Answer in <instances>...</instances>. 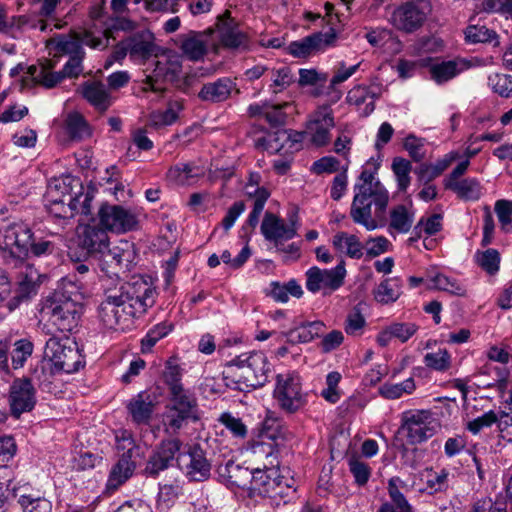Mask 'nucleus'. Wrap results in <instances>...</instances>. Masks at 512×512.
<instances>
[{
	"mask_svg": "<svg viewBox=\"0 0 512 512\" xmlns=\"http://www.w3.org/2000/svg\"><path fill=\"white\" fill-rule=\"evenodd\" d=\"M156 298V288L142 278L124 283L106 293L98 307L99 319L108 329L125 330L155 304Z\"/></svg>",
	"mask_w": 512,
	"mask_h": 512,
	"instance_id": "obj_1",
	"label": "nucleus"
},
{
	"mask_svg": "<svg viewBox=\"0 0 512 512\" xmlns=\"http://www.w3.org/2000/svg\"><path fill=\"white\" fill-rule=\"evenodd\" d=\"M380 162L371 158L367 161L354 185L355 195L351 203L350 216L354 223L368 231L382 227L389 203V192L375 177Z\"/></svg>",
	"mask_w": 512,
	"mask_h": 512,
	"instance_id": "obj_2",
	"label": "nucleus"
},
{
	"mask_svg": "<svg viewBox=\"0 0 512 512\" xmlns=\"http://www.w3.org/2000/svg\"><path fill=\"white\" fill-rule=\"evenodd\" d=\"M80 286L68 277L45 298L40 309L41 320L61 332H70L78 325L82 306L78 302Z\"/></svg>",
	"mask_w": 512,
	"mask_h": 512,
	"instance_id": "obj_3",
	"label": "nucleus"
},
{
	"mask_svg": "<svg viewBox=\"0 0 512 512\" xmlns=\"http://www.w3.org/2000/svg\"><path fill=\"white\" fill-rule=\"evenodd\" d=\"M271 371L272 365L263 352L250 351L227 362L223 378L228 388L249 392L263 387L268 381Z\"/></svg>",
	"mask_w": 512,
	"mask_h": 512,
	"instance_id": "obj_4",
	"label": "nucleus"
},
{
	"mask_svg": "<svg viewBox=\"0 0 512 512\" xmlns=\"http://www.w3.org/2000/svg\"><path fill=\"white\" fill-rule=\"evenodd\" d=\"M115 440L119 460L113 466L107 483L108 488L113 489H117L132 476L137 459L142 457L141 447L136 444L131 432L119 430L115 434Z\"/></svg>",
	"mask_w": 512,
	"mask_h": 512,
	"instance_id": "obj_5",
	"label": "nucleus"
},
{
	"mask_svg": "<svg viewBox=\"0 0 512 512\" xmlns=\"http://www.w3.org/2000/svg\"><path fill=\"white\" fill-rule=\"evenodd\" d=\"M273 397L279 408L288 414L297 413L307 404V393L302 389L301 378L293 372L276 376Z\"/></svg>",
	"mask_w": 512,
	"mask_h": 512,
	"instance_id": "obj_6",
	"label": "nucleus"
},
{
	"mask_svg": "<svg viewBox=\"0 0 512 512\" xmlns=\"http://www.w3.org/2000/svg\"><path fill=\"white\" fill-rule=\"evenodd\" d=\"M44 355L49 359L55 372L74 373L84 365L83 356L75 341L51 337L45 345Z\"/></svg>",
	"mask_w": 512,
	"mask_h": 512,
	"instance_id": "obj_7",
	"label": "nucleus"
},
{
	"mask_svg": "<svg viewBox=\"0 0 512 512\" xmlns=\"http://www.w3.org/2000/svg\"><path fill=\"white\" fill-rule=\"evenodd\" d=\"M155 57L153 69L146 75L143 90L163 94L168 83L179 80L182 64L179 57L174 54H156Z\"/></svg>",
	"mask_w": 512,
	"mask_h": 512,
	"instance_id": "obj_8",
	"label": "nucleus"
},
{
	"mask_svg": "<svg viewBox=\"0 0 512 512\" xmlns=\"http://www.w3.org/2000/svg\"><path fill=\"white\" fill-rule=\"evenodd\" d=\"M32 232L24 223H11L0 227V250L5 258L23 262L29 253Z\"/></svg>",
	"mask_w": 512,
	"mask_h": 512,
	"instance_id": "obj_9",
	"label": "nucleus"
},
{
	"mask_svg": "<svg viewBox=\"0 0 512 512\" xmlns=\"http://www.w3.org/2000/svg\"><path fill=\"white\" fill-rule=\"evenodd\" d=\"M432 12L430 0H408L398 6L392 14V24L406 33L419 30Z\"/></svg>",
	"mask_w": 512,
	"mask_h": 512,
	"instance_id": "obj_10",
	"label": "nucleus"
},
{
	"mask_svg": "<svg viewBox=\"0 0 512 512\" xmlns=\"http://www.w3.org/2000/svg\"><path fill=\"white\" fill-rule=\"evenodd\" d=\"M110 246L106 229L100 224L79 225L76 230V248L84 258H102Z\"/></svg>",
	"mask_w": 512,
	"mask_h": 512,
	"instance_id": "obj_11",
	"label": "nucleus"
},
{
	"mask_svg": "<svg viewBox=\"0 0 512 512\" xmlns=\"http://www.w3.org/2000/svg\"><path fill=\"white\" fill-rule=\"evenodd\" d=\"M335 126L333 110L329 105L320 106L306 124L303 136L314 146L322 147L330 143V130Z\"/></svg>",
	"mask_w": 512,
	"mask_h": 512,
	"instance_id": "obj_12",
	"label": "nucleus"
},
{
	"mask_svg": "<svg viewBox=\"0 0 512 512\" xmlns=\"http://www.w3.org/2000/svg\"><path fill=\"white\" fill-rule=\"evenodd\" d=\"M99 224L108 231L115 233H126L136 229L138 220L136 215L129 209L120 205L104 203L98 210Z\"/></svg>",
	"mask_w": 512,
	"mask_h": 512,
	"instance_id": "obj_13",
	"label": "nucleus"
},
{
	"mask_svg": "<svg viewBox=\"0 0 512 512\" xmlns=\"http://www.w3.org/2000/svg\"><path fill=\"white\" fill-rule=\"evenodd\" d=\"M437 422L428 410H419L407 414L402 424V430L406 432L407 441L410 444H419L436 433Z\"/></svg>",
	"mask_w": 512,
	"mask_h": 512,
	"instance_id": "obj_14",
	"label": "nucleus"
},
{
	"mask_svg": "<svg viewBox=\"0 0 512 512\" xmlns=\"http://www.w3.org/2000/svg\"><path fill=\"white\" fill-rule=\"evenodd\" d=\"M345 276L344 261L332 269H320L313 266L306 271V288L312 293H317L321 289L332 292L343 285Z\"/></svg>",
	"mask_w": 512,
	"mask_h": 512,
	"instance_id": "obj_15",
	"label": "nucleus"
},
{
	"mask_svg": "<svg viewBox=\"0 0 512 512\" xmlns=\"http://www.w3.org/2000/svg\"><path fill=\"white\" fill-rule=\"evenodd\" d=\"M177 464L191 481H205L210 477L211 463L199 444L193 445L187 452L179 453Z\"/></svg>",
	"mask_w": 512,
	"mask_h": 512,
	"instance_id": "obj_16",
	"label": "nucleus"
},
{
	"mask_svg": "<svg viewBox=\"0 0 512 512\" xmlns=\"http://www.w3.org/2000/svg\"><path fill=\"white\" fill-rule=\"evenodd\" d=\"M182 442L177 438L162 440L150 455L144 473L148 477H157L160 472L177 462Z\"/></svg>",
	"mask_w": 512,
	"mask_h": 512,
	"instance_id": "obj_17",
	"label": "nucleus"
},
{
	"mask_svg": "<svg viewBox=\"0 0 512 512\" xmlns=\"http://www.w3.org/2000/svg\"><path fill=\"white\" fill-rule=\"evenodd\" d=\"M55 40L57 52L69 55V57L76 54H85L83 45L99 50H104L108 47L107 40L101 39V37H97L89 31H82L68 36L59 35Z\"/></svg>",
	"mask_w": 512,
	"mask_h": 512,
	"instance_id": "obj_18",
	"label": "nucleus"
},
{
	"mask_svg": "<svg viewBox=\"0 0 512 512\" xmlns=\"http://www.w3.org/2000/svg\"><path fill=\"white\" fill-rule=\"evenodd\" d=\"M336 38L337 35L334 29H330L326 33L317 32L291 42L288 46V51L294 57L307 58L334 45Z\"/></svg>",
	"mask_w": 512,
	"mask_h": 512,
	"instance_id": "obj_19",
	"label": "nucleus"
},
{
	"mask_svg": "<svg viewBox=\"0 0 512 512\" xmlns=\"http://www.w3.org/2000/svg\"><path fill=\"white\" fill-rule=\"evenodd\" d=\"M35 388L27 378L16 379L10 387L9 403L11 413L19 418L31 411L36 404Z\"/></svg>",
	"mask_w": 512,
	"mask_h": 512,
	"instance_id": "obj_20",
	"label": "nucleus"
},
{
	"mask_svg": "<svg viewBox=\"0 0 512 512\" xmlns=\"http://www.w3.org/2000/svg\"><path fill=\"white\" fill-rule=\"evenodd\" d=\"M212 29L202 32L189 31L179 36V48L182 54L190 61H200L208 53L211 44Z\"/></svg>",
	"mask_w": 512,
	"mask_h": 512,
	"instance_id": "obj_21",
	"label": "nucleus"
},
{
	"mask_svg": "<svg viewBox=\"0 0 512 512\" xmlns=\"http://www.w3.org/2000/svg\"><path fill=\"white\" fill-rule=\"evenodd\" d=\"M234 93H240L235 80L230 77H220L204 83L197 96L203 102L219 104L226 102Z\"/></svg>",
	"mask_w": 512,
	"mask_h": 512,
	"instance_id": "obj_22",
	"label": "nucleus"
},
{
	"mask_svg": "<svg viewBox=\"0 0 512 512\" xmlns=\"http://www.w3.org/2000/svg\"><path fill=\"white\" fill-rule=\"evenodd\" d=\"M250 476L251 490L258 495L270 499L288 496V493L284 491L282 480L276 477V471L256 469Z\"/></svg>",
	"mask_w": 512,
	"mask_h": 512,
	"instance_id": "obj_23",
	"label": "nucleus"
},
{
	"mask_svg": "<svg viewBox=\"0 0 512 512\" xmlns=\"http://www.w3.org/2000/svg\"><path fill=\"white\" fill-rule=\"evenodd\" d=\"M217 29L220 41L224 47L235 50L248 49L250 44L249 38L234 23L229 11L218 16Z\"/></svg>",
	"mask_w": 512,
	"mask_h": 512,
	"instance_id": "obj_24",
	"label": "nucleus"
},
{
	"mask_svg": "<svg viewBox=\"0 0 512 512\" xmlns=\"http://www.w3.org/2000/svg\"><path fill=\"white\" fill-rule=\"evenodd\" d=\"M261 233L266 240L273 241L275 247H279L281 242L295 237V222L291 221V224L287 225L275 214L266 212L261 224Z\"/></svg>",
	"mask_w": 512,
	"mask_h": 512,
	"instance_id": "obj_25",
	"label": "nucleus"
},
{
	"mask_svg": "<svg viewBox=\"0 0 512 512\" xmlns=\"http://www.w3.org/2000/svg\"><path fill=\"white\" fill-rule=\"evenodd\" d=\"M133 61H145L156 55L158 46L155 44L154 34L149 29L136 31L125 38Z\"/></svg>",
	"mask_w": 512,
	"mask_h": 512,
	"instance_id": "obj_26",
	"label": "nucleus"
},
{
	"mask_svg": "<svg viewBox=\"0 0 512 512\" xmlns=\"http://www.w3.org/2000/svg\"><path fill=\"white\" fill-rule=\"evenodd\" d=\"M56 192L57 185L55 189L52 187L49 188L47 193V210L51 216L61 220L62 225H65L75 215L78 199L71 194L63 195L62 198H58L55 195Z\"/></svg>",
	"mask_w": 512,
	"mask_h": 512,
	"instance_id": "obj_27",
	"label": "nucleus"
},
{
	"mask_svg": "<svg viewBox=\"0 0 512 512\" xmlns=\"http://www.w3.org/2000/svg\"><path fill=\"white\" fill-rule=\"evenodd\" d=\"M55 64L50 60H45L38 65H31L27 68V73L33 78V80L42 85L45 88H53L60 83L64 77L62 73L53 72L52 69Z\"/></svg>",
	"mask_w": 512,
	"mask_h": 512,
	"instance_id": "obj_28",
	"label": "nucleus"
},
{
	"mask_svg": "<svg viewBox=\"0 0 512 512\" xmlns=\"http://www.w3.org/2000/svg\"><path fill=\"white\" fill-rule=\"evenodd\" d=\"M325 325L322 321L301 322L284 333L287 342L291 344L308 343L318 337Z\"/></svg>",
	"mask_w": 512,
	"mask_h": 512,
	"instance_id": "obj_29",
	"label": "nucleus"
},
{
	"mask_svg": "<svg viewBox=\"0 0 512 512\" xmlns=\"http://www.w3.org/2000/svg\"><path fill=\"white\" fill-rule=\"evenodd\" d=\"M468 68L467 63L462 59L442 61L430 66L431 78L437 84H443Z\"/></svg>",
	"mask_w": 512,
	"mask_h": 512,
	"instance_id": "obj_30",
	"label": "nucleus"
},
{
	"mask_svg": "<svg viewBox=\"0 0 512 512\" xmlns=\"http://www.w3.org/2000/svg\"><path fill=\"white\" fill-rule=\"evenodd\" d=\"M84 98L97 110L104 112L112 104V98L105 85L99 81L86 82L83 85Z\"/></svg>",
	"mask_w": 512,
	"mask_h": 512,
	"instance_id": "obj_31",
	"label": "nucleus"
},
{
	"mask_svg": "<svg viewBox=\"0 0 512 512\" xmlns=\"http://www.w3.org/2000/svg\"><path fill=\"white\" fill-rule=\"evenodd\" d=\"M154 404L146 393H139L127 404V409L136 424H147L152 416Z\"/></svg>",
	"mask_w": 512,
	"mask_h": 512,
	"instance_id": "obj_32",
	"label": "nucleus"
},
{
	"mask_svg": "<svg viewBox=\"0 0 512 512\" xmlns=\"http://www.w3.org/2000/svg\"><path fill=\"white\" fill-rule=\"evenodd\" d=\"M171 404L167 408L179 411L182 414L197 416V400L183 386L174 387V391L170 392Z\"/></svg>",
	"mask_w": 512,
	"mask_h": 512,
	"instance_id": "obj_33",
	"label": "nucleus"
},
{
	"mask_svg": "<svg viewBox=\"0 0 512 512\" xmlns=\"http://www.w3.org/2000/svg\"><path fill=\"white\" fill-rule=\"evenodd\" d=\"M445 188L453 191L460 199L465 201H476L482 194V187L479 181L475 178L446 182Z\"/></svg>",
	"mask_w": 512,
	"mask_h": 512,
	"instance_id": "obj_34",
	"label": "nucleus"
},
{
	"mask_svg": "<svg viewBox=\"0 0 512 512\" xmlns=\"http://www.w3.org/2000/svg\"><path fill=\"white\" fill-rule=\"evenodd\" d=\"M398 483L402 481L395 477L391 478L388 483V492L391 501L384 503L379 512H411L412 507L409 505L405 496L401 493Z\"/></svg>",
	"mask_w": 512,
	"mask_h": 512,
	"instance_id": "obj_35",
	"label": "nucleus"
},
{
	"mask_svg": "<svg viewBox=\"0 0 512 512\" xmlns=\"http://www.w3.org/2000/svg\"><path fill=\"white\" fill-rule=\"evenodd\" d=\"M332 244L336 250L345 253L350 258L360 259L363 255L362 244L355 235L339 232L334 235Z\"/></svg>",
	"mask_w": 512,
	"mask_h": 512,
	"instance_id": "obj_36",
	"label": "nucleus"
},
{
	"mask_svg": "<svg viewBox=\"0 0 512 512\" xmlns=\"http://www.w3.org/2000/svg\"><path fill=\"white\" fill-rule=\"evenodd\" d=\"M12 345L9 351V357L11 358L10 372L22 368L33 353V344L27 339L12 341Z\"/></svg>",
	"mask_w": 512,
	"mask_h": 512,
	"instance_id": "obj_37",
	"label": "nucleus"
},
{
	"mask_svg": "<svg viewBox=\"0 0 512 512\" xmlns=\"http://www.w3.org/2000/svg\"><path fill=\"white\" fill-rule=\"evenodd\" d=\"M204 175V169L191 163H180L171 167L168 178L178 184L184 185L190 179L200 178Z\"/></svg>",
	"mask_w": 512,
	"mask_h": 512,
	"instance_id": "obj_38",
	"label": "nucleus"
},
{
	"mask_svg": "<svg viewBox=\"0 0 512 512\" xmlns=\"http://www.w3.org/2000/svg\"><path fill=\"white\" fill-rule=\"evenodd\" d=\"M465 40L468 43H492L498 44V35L493 29L481 24H470L465 30Z\"/></svg>",
	"mask_w": 512,
	"mask_h": 512,
	"instance_id": "obj_39",
	"label": "nucleus"
},
{
	"mask_svg": "<svg viewBox=\"0 0 512 512\" xmlns=\"http://www.w3.org/2000/svg\"><path fill=\"white\" fill-rule=\"evenodd\" d=\"M400 296V287L396 278L383 280L374 290V298L381 304L395 302Z\"/></svg>",
	"mask_w": 512,
	"mask_h": 512,
	"instance_id": "obj_40",
	"label": "nucleus"
},
{
	"mask_svg": "<svg viewBox=\"0 0 512 512\" xmlns=\"http://www.w3.org/2000/svg\"><path fill=\"white\" fill-rule=\"evenodd\" d=\"M137 28L138 22L122 15H116L109 19L104 31V36L101 37V39L107 40L109 43L110 38L115 39L114 32L122 31L130 33L136 31Z\"/></svg>",
	"mask_w": 512,
	"mask_h": 512,
	"instance_id": "obj_41",
	"label": "nucleus"
},
{
	"mask_svg": "<svg viewBox=\"0 0 512 512\" xmlns=\"http://www.w3.org/2000/svg\"><path fill=\"white\" fill-rule=\"evenodd\" d=\"M413 214L404 205H397L390 211L389 228L399 233H407L413 224Z\"/></svg>",
	"mask_w": 512,
	"mask_h": 512,
	"instance_id": "obj_42",
	"label": "nucleus"
},
{
	"mask_svg": "<svg viewBox=\"0 0 512 512\" xmlns=\"http://www.w3.org/2000/svg\"><path fill=\"white\" fill-rule=\"evenodd\" d=\"M129 247L130 244L127 241L123 243V247L110 248L108 246V250L103 256L105 258V262L110 265H114L115 268H118L119 270L122 268L128 269L132 255Z\"/></svg>",
	"mask_w": 512,
	"mask_h": 512,
	"instance_id": "obj_43",
	"label": "nucleus"
},
{
	"mask_svg": "<svg viewBox=\"0 0 512 512\" xmlns=\"http://www.w3.org/2000/svg\"><path fill=\"white\" fill-rule=\"evenodd\" d=\"M416 388L415 381L412 377L401 383L390 384L385 383L379 388V394L385 399L395 400L404 394H411Z\"/></svg>",
	"mask_w": 512,
	"mask_h": 512,
	"instance_id": "obj_44",
	"label": "nucleus"
},
{
	"mask_svg": "<svg viewBox=\"0 0 512 512\" xmlns=\"http://www.w3.org/2000/svg\"><path fill=\"white\" fill-rule=\"evenodd\" d=\"M270 75L272 81L270 88L274 94L282 92L295 81V76L292 73V70L287 66H283L279 69H270Z\"/></svg>",
	"mask_w": 512,
	"mask_h": 512,
	"instance_id": "obj_45",
	"label": "nucleus"
},
{
	"mask_svg": "<svg viewBox=\"0 0 512 512\" xmlns=\"http://www.w3.org/2000/svg\"><path fill=\"white\" fill-rule=\"evenodd\" d=\"M427 280L430 282V288L446 291L459 296H462L465 293V290L455 280L450 279L444 274H428Z\"/></svg>",
	"mask_w": 512,
	"mask_h": 512,
	"instance_id": "obj_46",
	"label": "nucleus"
},
{
	"mask_svg": "<svg viewBox=\"0 0 512 512\" xmlns=\"http://www.w3.org/2000/svg\"><path fill=\"white\" fill-rule=\"evenodd\" d=\"M66 129L72 139L81 140L90 135L89 125L84 117L77 113H70L66 119Z\"/></svg>",
	"mask_w": 512,
	"mask_h": 512,
	"instance_id": "obj_47",
	"label": "nucleus"
},
{
	"mask_svg": "<svg viewBox=\"0 0 512 512\" xmlns=\"http://www.w3.org/2000/svg\"><path fill=\"white\" fill-rule=\"evenodd\" d=\"M391 168L396 176L398 189L400 191H406L411 182L409 174L411 172L412 165L410 161L402 157H395Z\"/></svg>",
	"mask_w": 512,
	"mask_h": 512,
	"instance_id": "obj_48",
	"label": "nucleus"
},
{
	"mask_svg": "<svg viewBox=\"0 0 512 512\" xmlns=\"http://www.w3.org/2000/svg\"><path fill=\"white\" fill-rule=\"evenodd\" d=\"M183 106L179 101L169 102L165 111L153 112L150 121L153 126L171 125L178 119V112Z\"/></svg>",
	"mask_w": 512,
	"mask_h": 512,
	"instance_id": "obj_49",
	"label": "nucleus"
},
{
	"mask_svg": "<svg viewBox=\"0 0 512 512\" xmlns=\"http://www.w3.org/2000/svg\"><path fill=\"white\" fill-rule=\"evenodd\" d=\"M188 420L197 421L198 416H191L189 414H182L179 411L167 408L164 415L165 431L168 433L178 432Z\"/></svg>",
	"mask_w": 512,
	"mask_h": 512,
	"instance_id": "obj_50",
	"label": "nucleus"
},
{
	"mask_svg": "<svg viewBox=\"0 0 512 512\" xmlns=\"http://www.w3.org/2000/svg\"><path fill=\"white\" fill-rule=\"evenodd\" d=\"M18 503L23 512H51L52 503L44 497L33 498L30 495L18 493Z\"/></svg>",
	"mask_w": 512,
	"mask_h": 512,
	"instance_id": "obj_51",
	"label": "nucleus"
},
{
	"mask_svg": "<svg viewBox=\"0 0 512 512\" xmlns=\"http://www.w3.org/2000/svg\"><path fill=\"white\" fill-rule=\"evenodd\" d=\"M219 472L222 476H226L228 481L238 487L245 485L244 480L250 477L251 472L240 465L229 460L224 467H220Z\"/></svg>",
	"mask_w": 512,
	"mask_h": 512,
	"instance_id": "obj_52",
	"label": "nucleus"
},
{
	"mask_svg": "<svg viewBox=\"0 0 512 512\" xmlns=\"http://www.w3.org/2000/svg\"><path fill=\"white\" fill-rule=\"evenodd\" d=\"M32 293H36V283L32 275L26 273L24 278L19 283L18 294L8 303V310L13 311L24 299H28Z\"/></svg>",
	"mask_w": 512,
	"mask_h": 512,
	"instance_id": "obj_53",
	"label": "nucleus"
},
{
	"mask_svg": "<svg viewBox=\"0 0 512 512\" xmlns=\"http://www.w3.org/2000/svg\"><path fill=\"white\" fill-rule=\"evenodd\" d=\"M172 328L173 325L167 322L155 325L142 339V350H150L160 339L167 336L171 332Z\"/></svg>",
	"mask_w": 512,
	"mask_h": 512,
	"instance_id": "obj_54",
	"label": "nucleus"
},
{
	"mask_svg": "<svg viewBox=\"0 0 512 512\" xmlns=\"http://www.w3.org/2000/svg\"><path fill=\"white\" fill-rule=\"evenodd\" d=\"M478 265L489 274H494L499 270L500 254L496 249H487L484 252L476 254Z\"/></svg>",
	"mask_w": 512,
	"mask_h": 512,
	"instance_id": "obj_55",
	"label": "nucleus"
},
{
	"mask_svg": "<svg viewBox=\"0 0 512 512\" xmlns=\"http://www.w3.org/2000/svg\"><path fill=\"white\" fill-rule=\"evenodd\" d=\"M489 85L493 91L501 97L508 98L512 95V76L508 74L495 73L490 75Z\"/></svg>",
	"mask_w": 512,
	"mask_h": 512,
	"instance_id": "obj_56",
	"label": "nucleus"
},
{
	"mask_svg": "<svg viewBox=\"0 0 512 512\" xmlns=\"http://www.w3.org/2000/svg\"><path fill=\"white\" fill-rule=\"evenodd\" d=\"M442 216L440 214H433L427 219L421 218L413 229V233L421 237L422 231L427 235L432 236L441 231L442 229Z\"/></svg>",
	"mask_w": 512,
	"mask_h": 512,
	"instance_id": "obj_57",
	"label": "nucleus"
},
{
	"mask_svg": "<svg viewBox=\"0 0 512 512\" xmlns=\"http://www.w3.org/2000/svg\"><path fill=\"white\" fill-rule=\"evenodd\" d=\"M348 464L349 471L353 475L355 483L359 486L367 484L371 476L370 466L366 462L356 458L350 459Z\"/></svg>",
	"mask_w": 512,
	"mask_h": 512,
	"instance_id": "obj_58",
	"label": "nucleus"
},
{
	"mask_svg": "<svg viewBox=\"0 0 512 512\" xmlns=\"http://www.w3.org/2000/svg\"><path fill=\"white\" fill-rule=\"evenodd\" d=\"M447 166L448 164L445 161H439L435 165L421 164L414 170V172L421 182L427 184L438 177L447 168Z\"/></svg>",
	"mask_w": 512,
	"mask_h": 512,
	"instance_id": "obj_59",
	"label": "nucleus"
},
{
	"mask_svg": "<svg viewBox=\"0 0 512 512\" xmlns=\"http://www.w3.org/2000/svg\"><path fill=\"white\" fill-rule=\"evenodd\" d=\"M342 376L337 371H332L328 373L326 376V385L325 388L321 392V396L328 402L334 404L340 399V391L338 390V384L341 380Z\"/></svg>",
	"mask_w": 512,
	"mask_h": 512,
	"instance_id": "obj_60",
	"label": "nucleus"
},
{
	"mask_svg": "<svg viewBox=\"0 0 512 512\" xmlns=\"http://www.w3.org/2000/svg\"><path fill=\"white\" fill-rule=\"evenodd\" d=\"M424 363L427 367L445 371L450 366V355L446 350H438L434 353H427L424 357Z\"/></svg>",
	"mask_w": 512,
	"mask_h": 512,
	"instance_id": "obj_61",
	"label": "nucleus"
},
{
	"mask_svg": "<svg viewBox=\"0 0 512 512\" xmlns=\"http://www.w3.org/2000/svg\"><path fill=\"white\" fill-rule=\"evenodd\" d=\"M495 212L502 229L512 232V201L498 200L495 204Z\"/></svg>",
	"mask_w": 512,
	"mask_h": 512,
	"instance_id": "obj_62",
	"label": "nucleus"
},
{
	"mask_svg": "<svg viewBox=\"0 0 512 512\" xmlns=\"http://www.w3.org/2000/svg\"><path fill=\"white\" fill-rule=\"evenodd\" d=\"M404 148L415 162H421L425 158L424 140L410 134L404 140Z\"/></svg>",
	"mask_w": 512,
	"mask_h": 512,
	"instance_id": "obj_63",
	"label": "nucleus"
},
{
	"mask_svg": "<svg viewBox=\"0 0 512 512\" xmlns=\"http://www.w3.org/2000/svg\"><path fill=\"white\" fill-rule=\"evenodd\" d=\"M222 423L235 437L245 438L247 435V428L240 418H236L230 413H223L219 418Z\"/></svg>",
	"mask_w": 512,
	"mask_h": 512,
	"instance_id": "obj_64",
	"label": "nucleus"
}]
</instances>
